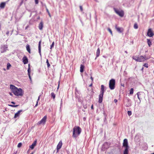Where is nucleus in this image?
Returning <instances> with one entry per match:
<instances>
[{
	"mask_svg": "<svg viewBox=\"0 0 154 154\" xmlns=\"http://www.w3.org/2000/svg\"><path fill=\"white\" fill-rule=\"evenodd\" d=\"M116 28L117 30V31L119 33H121L123 31V29L122 28H120L119 27H117L116 26Z\"/></svg>",
	"mask_w": 154,
	"mask_h": 154,
	"instance_id": "nucleus-14",
	"label": "nucleus"
},
{
	"mask_svg": "<svg viewBox=\"0 0 154 154\" xmlns=\"http://www.w3.org/2000/svg\"><path fill=\"white\" fill-rule=\"evenodd\" d=\"M104 86L103 85H101V89L100 91V93L102 94L104 93Z\"/></svg>",
	"mask_w": 154,
	"mask_h": 154,
	"instance_id": "nucleus-22",
	"label": "nucleus"
},
{
	"mask_svg": "<svg viewBox=\"0 0 154 154\" xmlns=\"http://www.w3.org/2000/svg\"><path fill=\"white\" fill-rule=\"evenodd\" d=\"M84 108H85H85H87V106H84Z\"/></svg>",
	"mask_w": 154,
	"mask_h": 154,
	"instance_id": "nucleus-53",
	"label": "nucleus"
},
{
	"mask_svg": "<svg viewBox=\"0 0 154 154\" xmlns=\"http://www.w3.org/2000/svg\"><path fill=\"white\" fill-rule=\"evenodd\" d=\"M9 32L8 31L6 33V34L7 35H8L9 34Z\"/></svg>",
	"mask_w": 154,
	"mask_h": 154,
	"instance_id": "nucleus-43",
	"label": "nucleus"
},
{
	"mask_svg": "<svg viewBox=\"0 0 154 154\" xmlns=\"http://www.w3.org/2000/svg\"><path fill=\"white\" fill-rule=\"evenodd\" d=\"M147 42L148 43V44L149 47H150V46L151 45V42L150 40L149 39H148L147 40Z\"/></svg>",
	"mask_w": 154,
	"mask_h": 154,
	"instance_id": "nucleus-26",
	"label": "nucleus"
},
{
	"mask_svg": "<svg viewBox=\"0 0 154 154\" xmlns=\"http://www.w3.org/2000/svg\"><path fill=\"white\" fill-rule=\"evenodd\" d=\"M103 94L100 93L99 95V99L98 102L99 103H101L102 102L103 100Z\"/></svg>",
	"mask_w": 154,
	"mask_h": 154,
	"instance_id": "nucleus-11",
	"label": "nucleus"
},
{
	"mask_svg": "<svg viewBox=\"0 0 154 154\" xmlns=\"http://www.w3.org/2000/svg\"><path fill=\"white\" fill-rule=\"evenodd\" d=\"M40 97V96L38 97V100H37V101H38V100H39Z\"/></svg>",
	"mask_w": 154,
	"mask_h": 154,
	"instance_id": "nucleus-44",
	"label": "nucleus"
},
{
	"mask_svg": "<svg viewBox=\"0 0 154 154\" xmlns=\"http://www.w3.org/2000/svg\"><path fill=\"white\" fill-rule=\"evenodd\" d=\"M116 13L121 17H123L124 15V11L121 10H118L115 8H113Z\"/></svg>",
	"mask_w": 154,
	"mask_h": 154,
	"instance_id": "nucleus-5",
	"label": "nucleus"
},
{
	"mask_svg": "<svg viewBox=\"0 0 154 154\" xmlns=\"http://www.w3.org/2000/svg\"><path fill=\"white\" fill-rule=\"evenodd\" d=\"M35 3L37 4L38 3V0H35Z\"/></svg>",
	"mask_w": 154,
	"mask_h": 154,
	"instance_id": "nucleus-39",
	"label": "nucleus"
},
{
	"mask_svg": "<svg viewBox=\"0 0 154 154\" xmlns=\"http://www.w3.org/2000/svg\"><path fill=\"white\" fill-rule=\"evenodd\" d=\"M108 30L110 32V34L112 35V31L111 30V29L110 28H108Z\"/></svg>",
	"mask_w": 154,
	"mask_h": 154,
	"instance_id": "nucleus-34",
	"label": "nucleus"
},
{
	"mask_svg": "<svg viewBox=\"0 0 154 154\" xmlns=\"http://www.w3.org/2000/svg\"><path fill=\"white\" fill-rule=\"evenodd\" d=\"M138 28V25L137 23H135L134 25V28L135 29H137Z\"/></svg>",
	"mask_w": 154,
	"mask_h": 154,
	"instance_id": "nucleus-31",
	"label": "nucleus"
},
{
	"mask_svg": "<svg viewBox=\"0 0 154 154\" xmlns=\"http://www.w3.org/2000/svg\"><path fill=\"white\" fill-rule=\"evenodd\" d=\"M127 103L126 104V106L127 107H129L131 106V103L130 102L131 100L129 99H127Z\"/></svg>",
	"mask_w": 154,
	"mask_h": 154,
	"instance_id": "nucleus-18",
	"label": "nucleus"
},
{
	"mask_svg": "<svg viewBox=\"0 0 154 154\" xmlns=\"http://www.w3.org/2000/svg\"><path fill=\"white\" fill-rule=\"evenodd\" d=\"M147 35L149 37H152L153 36L154 34L153 32H152L151 29H148Z\"/></svg>",
	"mask_w": 154,
	"mask_h": 154,
	"instance_id": "nucleus-9",
	"label": "nucleus"
},
{
	"mask_svg": "<svg viewBox=\"0 0 154 154\" xmlns=\"http://www.w3.org/2000/svg\"><path fill=\"white\" fill-rule=\"evenodd\" d=\"M85 68V66L82 65L81 64L80 67V72H82L84 71V69Z\"/></svg>",
	"mask_w": 154,
	"mask_h": 154,
	"instance_id": "nucleus-20",
	"label": "nucleus"
},
{
	"mask_svg": "<svg viewBox=\"0 0 154 154\" xmlns=\"http://www.w3.org/2000/svg\"><path fill=\"white\" fill-rule=\"evenodd\" d=\"M123 146L125 147V148H129V147L128 145V142L127 140L126 139H125L123 141Z\"/></svg>",
	"mask_w": 154,
	"mask_h": 154,
	"instance_id": "nucleus-10",
	"label": "nucleus"
},
{
	"mask_svg": "<svg viewBox=\"0 0 154 154\" xmlns=\"http://www.w3.org/2000/svg\"><path fill=\"white\" fill-rule=\"evenodd\" d=\"M48 15H49V17H51V14H50V13H48Z\"/></svg>",
	"mask_w": 154,
	"mask_h": 154,
	"instance_id": "nucleus-46",
	"label": "nucleus"
},
{
	"mask_svg": "<svg viewBox=\"0 0 154 154\" xmlns=\"http://www.w3.org/2000/svg\"><path fill=\"white\" fill-rule=\"evenodd\" d=\"M153 73H154V71H153Z\"/></svg>",
	"mask_w": 154,
	"mask_h": 154,
	"instance_id": "nucleus-59",
	"label": "nucleus"
},
{
	"mask_svg": "<svg viewBox=\"0 0 154 154\" xmlns=\"http://www.w3.org/2000/svg\"><path fill=\"white\" fill-rule=\"evenodd\" d=\"M100 54V49L99 48H98L96 52V57H99Z\"/></svg>",
	"mask_w": 154,
	"mask_h": 154,
	"instance_id": "nucleus-23",
	"label": "nucleus"
},
{
	"mask_svg": "<svg viewBox=\"0 0 154 154\" xmlns=\"http://www.w3.org/2000/svg\"><path fill=\"white\" fill-rule=\"evenodd\" d=\"M92 83H91V84H90V85H89V87H91V86H92Z\"/></svg>",
	"mask_w": 154,
	"mask_h": 154,
	"instance_id": "nucleus-52",
	"label": "nucleus"
},
{
	"mask_svg": "<svg viewBox=\"0 0 154 154\" xmlns=\"http://www.w3.org/2000/svg\"><path fill=\"white\" fill-rule=\"evenodd\" d=\"M46 63H47V66L48 67H49L50 66V64L49 63L48 61V60L47 59L46 60Z\"/></svg>",
	"mask_w": 154,
	"mask_h": 154,
	"instance_id": "nucleus-32",
	"label": "nucleus"
},
{
	"mask_svg": "<svg viewBox=\"0 0 154 154\" xmlns=\"http://www.w3.org/2000/svg\"><path fill=\"white\" fill-rule=\"evenodd\" d=\"M134 92V89L131 88L130 90V94H133Z\"/></svg>",
	"mask_w": 154,
	"mask_h": 154,
	"instance_id": "nucleus-29",
	"label": "nucleus"
},
{
	"mask_svg": "<svg viewBox=\"0 0 154 154\" xmlns=\"http://www.w3.org/2000/svg\"><path fill=\"white\" fill-rule=\"evenodd\" d=\"M26 49L27 51L29 53H30V47L29 45H27L26 46Z\"/></svg>",
	"mask_w": 154,
	"mask_h": 154,
	"instance_id": "nucleus-24",
	"label": "nucleus"
},
{
	"mask_svg": "<svg viewBox=\"0 0 154 154\" xmlns=\"http://www.w3.org/2000/svg\"><path fill=\"white\" fill-rule=\"evenodd\" d=\"M81 129L79 127L75 126L73 128V137L74 138H76L81 133Z\"/></svg>",
	"mask_w": 154,
	"mask_h": 154,
	"instance_id": "nucleus-2",
	"label": "nucleus"
},
{
	"mask_svg": "<svg viewBox=\"0 0 154 154\" xmlns=\"http://www.w3.org/2000/svg\"><path fill=\"white\" fill-rule=\"evenodd\" d=\"M9 94L11 95V96H12L13 95V94H12L11 93H9Z\"/></svg>",
	"mask_w": 154,
	"mask_h": 154,
	"instance_id": "nucleus-50",
	"label": "nucleus"
},
{
	"mask_svg": "<svg viewBox=\"0 0 154 154\" xmlns=\"http://www.w3.org/2000/svg\"><path fill=\"white\" fill-rule=\"evenodd\" d=\"M22 143H19L18 145H17V147H21V146H22Z\"/></svg>",
	"mask_w": 154,
	"mask_h": 154,
	"instance_id": "nucleus-35",
	"label": "nucleus"
},
{
	"mask_svg": "<svg viewBox=\"0 0 154 154\" xmlns=\"http://www.w3.org/2000/svg\"><path fill=\"white\" fill-rule=\"evenodd\" d=\"M114 102L115 103H116L117 102V100L116 99H115L114 100Z\"/></svg>",
	"mask_w": 154,
	"mask_h": 154,
	"instance_id": "nucleus-41",
	"label": "nucleus"
},
{
	"mask_svg": "<svg viewBox=\"0 0 154 154\" xmlns=\"http://www.w3.org/2000/svg\"><path fill=\"white\" fill-rule=\"evenodd\" d=\"M30 68L29 67L28 70V75L29 76V78L30 80L31 79V77L30 76Z\"/></svg>",
	"mask_w": 154,
	"mask_h": 154,
	"instance_id": "nucleus-27",
	"label": "nucleus"
},
{
	"mask_svg": "<svg viewBox=\"0 0 154 154\" xmlns=\"http://www.w3.org/2000/svg\"><path fill=\"white\" fill-rule=\"evenodd\" d=\"M143 67H142V69H141V70L143 71Z\"/></svg>",
	"mask_w": 154,
	"mask_h": 154,
	"instance_id": "nucleus-49",
	"label": "nucleus"
},
{
	"mask_svg": "<svg viewBox=\"0 0 154 154\" xmlns=\"http://www.w3.org/2000/svg\"><path fill=\"white\" fill-rule=\"evenodd\" d=\"M37 143V140H35L34 142L32 143V145L29 146V148L32 149H33L35 146L36 145Z\"/></svg>",
	"mask_w": 154,
	"mask_h": 154,
	"instance_id": "nucleus-12",
	"label": "nucleus"
},
{
	"mask_svg": "<svg viewBox=\"0 0 154 154\" xmlns=\"http://www.w3.org/2000/svg\"><path fill=\"white\" fill-rule=\"evenodd\" d=\"M133 59L138 62H143L145 60H146L150 58L149 57H146L145 55L144 56H140L139 57H137L136 56H133L132 57Z\"/></svg>",
	"mask_w": 154,
	"mask_h": 154,
	"instance_id": "nucleus-3",
	"label": "nucleus"
},
{
	"mask_svg": "<svg viewBox=\"0 0 154 154\" xmlns=\"http://www.w3.org/2000/svg\"><path fill=\"white\" fill-rule=\"evenodd\" d=\"M91 79L92 81H93V78L92 77H91Z\"/></svg>",
	"mask_w": 154,
	"mask_h": 154,
	"instance_id": "nucleus-47",
	"label": "nucleus"
},
{
	"mask_svg": "<svg viewBox=\"0 0 154 154\" xmlns=\"http://www.w3.org/2000/svg\"><path fill=\"white\" fill-rule=\"evenodd\" d=\"M126 53H127V52L126 51H125V52Z\"/></svg>",
	"mask_w": 154,
	"mask_h": 154,
	"instance_id": "nucleus-56",
	"label": "nucleus"
},
{
	"mask_svg": "<svg viewBox=\"0 0 154 154\" xmlns=\"http://www.w3.org/2000/svg\"><path fill=\"white\" fill-rule=\"evenodd\" d=\"M54 42H53L52 43V44L51 45L50 49H52V48L54 47Z\"/></svg>",
	"mask_w": 154,
	"mask_h": 154,
	"instance_id": "nucleus-33",
	"label": "nucleus"
},
{
	"mask_svg": "<svg viewBox=\"0 0 154 154\" xmlns=\"http://www.w3.org/2000/svg\"><path fill=\"white\" fill-rule=\"evenodd\" d=\"M33 154V153H30V154Z\"/></svg>",
	"mask_w": 154,
	"mask_h": 154,
	"instance_id": "nucleus-58",
	"label": "nucleus"
},
{
	"mask_svg": "<svg viewBox=\"0 0 154 154\" xmlns=\"http://www.w3.org/2000/svg\"><path fill=\"white\" fill-rule=\"evenodd\" d=\"M129 148H126L124 152V154H128Z\"/></svg>",
	"mask_w": 154,
	"mask_h": 154,
	"instance_id": "nucleus-25",
	"label": "nucleus"
},
{
	"mask_svg": "<svg viewBox=\"0 0 154 154\" xmlns=\"http://www.w3.org/2000/svg\"><path fill=\"white\" fill-rule=\"evenodd\" d=\"M41 41H40L38 43V52L40 54V55L41 56Z\"/></svg>",
	"mask_w": 154,
	"mask_h": 154,
	"instance_id": "nucleus-17",
	"label": "nucleus"
},
{
	"mask_svg": "<svg viewBox=\"0 0 154 154\" xmlns=\"http://www.w3.org/2000/svg\"><path fill=\"white\" fill-rule=\"evenodd\" d=\"M46 11L48 13H49V12L48 9L47 8H46Z\"/></svg>",
	"mask_w": 154,
	"mask_h": 154,
	"instance_id": "nucleus-42",
	"label": "nucleus"
},
{
	"mask_svg": "<svg viewBox=\"0 0 154 154\" xmlns=\"http://www.w3.org/2000/svg\"><path fill=\"white\" fill-rule=\"evenodd\" d=\"M11 66V64L9 63H8L7 64V69H9L10 67Z\"/></svg>",
	"mask_w": 154,
	"mask_h": 154,
	"instance_id": "nucleus-30",
	"label": "nucleus"
},
{
	"mask_svg": "<svg viewBox=\"0 0 154 154\" xmlns=\"http://www.w3.org/2000/svg\"><path fill=\"white\" fill-rule=\"evenodd\" d=\"M128 116H130L132 114L131 112V111H128Z\"/></svg>",
	"mask_w": 154,
	"mask_h": 154,
	"instance_id": "nucleus-37",
	"label": "nucleus"
},
{
	"mask_svg": "<svg viewBox=\"0 0 154 154\" xmlns=\"http://www.w3.org/2000/svg\"><path fill=\"white\" fill-rule=\"evenodd\" d=\"M43 27V23L42 22H41L39 24L38 28L40 30H42Z\"/></svg>",
	"mask_w": 154,
	"mask_h": 154,
	"instance_id": "nucleus-19",
	"label": "nucleus"
},
{
	"mask_svg": "<svg viewBox=\"0 0 154 154\" xmlns=\"http://www.w3.org/2000/svg\"><path fill=\"white\" fill-rule=\"evenodd\" d=\"M59 84H58V88H57V89H58V88H59Z\"/></svg>",
	"mask_w": 154,
	"mask_h": 154,
	"instance_id": "nucleus-54",
	"label": "nucleus"
},
{
	"mask_svg": "<svg viewBox=\"0 0 154 154\" xmlns=\"http://www.w3.org/2000/svg\"><path fill=\"white\" fill-rule=\"evenodd\" d=\"M47 119V116H45L39 122H38V124H44L46 122Z\"/></svg>",
	"mask_w": 154,
	"mask_h": 154,
	"instance_id": "nucleus-8",
	"label": "nucleus"
},
{
	"mask_svg": "<svg viewBox=\"0 0 154 154\" xmlns=\"http://www.w3.org/2000/svg\"><path fill=\"white\" fill-rule=\"evenodd\" d=\"M91 109H93V105H92L91 106Z\"/></svg>",
	"mask_w": 154,
	"mask_h": 154,
	"instance_id": "nucleus-51",
	"label": "nucleus"
},
{
	"mask_svg": "<svg viewBox=\"0 0 154 154\" xmlns=\"http://www.w3.org/2000/svg\"><path fill=\"white\" fill-rule=\"evenodd\" d=\"M38 101H37V102L36 104L35 105V106H37V105H38Z\"/></svg>",
	"mask_w": 154,
	"mask_h": 154,
	"instance_id": "nucleus-45",
	"label": "nucleus"
},
{
	"mask_svg": "<svg viewBox=\"0 0 154 154\" xmlns=\"http://www.w3.org/2000/svg\"><path fill=\"white\" fill-rule=\"evenodd\" d=\"M6 3L5 2H2L0 4V7L1 8H4Z\"/></svg>",
	"mask_w": 154,
	"mask_h": 154,
	"instance_id": "nucleus-21",
	"label": "nucleus"
},
{
	"mask_svg": "<svg viewBox=\"0 0 154 154\" xmlns=\"http://www.w3.org/2000/svg\"><path fill=\"white\" fill-rule=\"evenodd\" d=\"M62 142L61 141H60L59 142V143H58V144L57 145V150H59L61 148V146H62Z\"/></svg>",
	"mask_w": 154,
	"mask_h": 154,
	"instance_id": "nucleus-15",
	"label": "nucleus"
},
{
	"mask_svg": "<svg viewBox=\"0 0 154 154\" xmlns=\"http://www.w3.org/2000/svg\"><path fill=\"white\" fill-rule=\"evenodd\" d=\"M7 45H2L1 46L0 51L2 53H3L7 50Z\"/></svg>",
	"mask_w": 154,
	"mask_h": 154,
	"instance_id": "nucleus-6",
	"label": "nucleus"
},
{
	"mask_svg": "<svg viewBox=\"0 0 154 154\" xmlns=\"http://www.w3.org/2000/svg\"><path fill=\"white\" fill-rule=\"evenodd\" d=\"M115 80L114 79H111L109 82V87L111 90H113L115 88Z\"/></svg>",
	"mask_w": 154,
	"mask_h": 154,
	"instance_id": "nucleus-4",
	"label": "nucleus"
},
{
	"mask_svg": "<svg viewBox=\"0 0 154 154\" xmlns=\"http://www.w3.org/2000/svg\"><path fill=\"white\" fill-rule=\"evenodd\" d=\"M22 111V110H20L19 111H18L15 114V116H14V118H16L17 117L19 116L20 114V113Z\"/></svg>",
	"mask_w": 154,
	"mask_h": 154,
	"instance_id": "nucleus-16",
	"label": "nucleus"
},
{
	"mask_svg": "<svg viewBox=\"0 0 154 154\" xmlns=\"http://www.w3.org/2000/svg\"><path fill=\"white\" fill-rule=\"evenodd\" d=\"M137 98L139 99L140 103L142 96L144 95V93L142 92H139L137 93Z\"/></svg>",
	"mask_w": 154,
	"mask_h": 154,
	"instance_id": "nucleus-7",
	"label": "nucleus"
},
{
	"mask_svg": "<svg viewBox=\"0 0 154 154\" xmlns=\"http://www.w3.org/2000/svg\"><path fill=\"white\" fill-rule=\"evenodd\" d=\"M75 91H77V88H75Z\"/></svg>",
	"mask_w": 154,
	"mask_h": 154,
	"instance_id": "nucleus-55",
	"label": "nucleus"
},
{
	"mask_svg": "<svg viewBox=\"0 0 154 154\" xmlns=\"http://www.w3.org/2000/svg\"><path fill=\"white\" fill-rule=\"evenodd\" d=\"M11 103H12V104H15V103L14 102H11Z\"/></svg>",
	"mask_w": 154,
	"mask_h": 154,
	"instance_id": "nucleus-48",
	"label": "nucleus"
},
{
	"mask_svg": "<svg viewBox=\"0 0 154 154\" xmlns=\"http://www.w3.org/2000/svg\"><path fill=\"white\" fill-rule=\"evenodd\" d=\"M14 154H16V153L14 152Z\"/></svg>",
	"mask_w": 154,
	"mask_h": 154,
	"instance_id": "nucleus-57",
	"label": "nucleus"
},
{
	"mask_svg": "<svg viewBox=\"0 0 154 154\" xmlns=\"http://www.w3.org/2000/svg\"><path fill=\"white\" fill-rule=\"evenodd\" d=\"M23 62L24 64H26L28 63V60L27 57L24 56L23 58Z\"/></svg>",
	"mask_w": 154,
	"mask_h": 154,
	"instance_id": "nucleus-13",
	"label": "nucleus"
},
{
	"mask_svg": "<svg viewBox=\"0 0 154 154\" xmlns=\"http://www.w3.org/2000/svg\"><path fill=\"white\" fill-rule=\"evenodd\" d=\"M79 7H80L81 11H83V8H82V6H80Z\"/></svg>",
	"mask_w": 154,
	"mask_h": 154,
	"instance_id": "nucleus-40",
	"label": "nucleus"
},
{
	"mask_svg": "<svg viewBox=\"0 0 154 154\" xmlns=\"http://www.w3.org/2000/svg\"><path fill=\"white\" fill-rule=\"evenodd\" d=\"M51 96L54 99L55 98V95L54 93L53 92H52L51 94Z\"/></svg>",
	"mask_w": 154,
	"mask_h": 154,
	"instance_id": "nucleus-28",
	"label": "nucleus"
},
{
	"mask_svg": "<svg viewBox=\"0 0 154 154\" xmlns=\"http://www.w3.org/2000/svg\"><path fill=\"white\" fill-rule=\"evenodd\" d=\"M8 105L9 106L12 107H17L18 106V105Z\"/></svg>",
	"mask_w": 154,
	"mask_h": 154,
	"instance_id": "nucleus-36",
	"label": "nucleus"
},
{
	"mask_svg": "<svg viewBox=\"0 0 154 154\" xmlns=\"http://www.w3.org/2000/svg\"><path fill=\"white\" fill-rule=\"evenodd\" d=\"M143 66L146 68H148V65L147 63H145L143 65Z\"/></svg>",
	"mask_w": 154,
	"mask_h": 154,
	"instance_id": "nucleus-38",
	"label": "nucleus"
},
{
	"mask_svg": "<svg viewBox=\"0 0 154 154\" xmlns=\"http://www.w3.org/2000/svg\"><path fill=\"white\" fill-rule=\"evenodd\" d=\"M10 88L13 92L14 95L16 96H22L23 95L22 90L20 88H18L15 86L11 85Z\"/></svg>",
	"mask_w": 154,
	"mask_h": 154,
	"instance_id": "nucleus-1",
	"label": "nucleus"
}]
</instances>
